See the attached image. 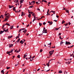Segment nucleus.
Wrapping results in <instances>:
<instances>
[{
    "instance_id": "f257e3e1",
    "label": "nucleus",
    "mask_w": 74,
    "mask_h": 74,
    "mask_svg": "<svg viewBox=\"0 0 74 74\" xmlns=\"http://www.w3.org/2000/svg\"><path fill=\"white\" fill-rule=\"evenodd\" d=\"M54 52V50H52L51 51H50L49 52V53H50V55L49 56V57H50L52 54H53V52Z\"/></svg>"
},
{
    "instance_id": "f03ea898",
    "label": "nucleus",
    "mask_w": 74,
    "mask_h": 74,
    "mask_svg": "<svg viewBox=\"0 0 74 74\" xmlns=\"http://www.w3.org/2000/svg\"><path fill=\"white\" fill-rule=\"evenodd\" d=\"M35 1H33L29 5H34L35 3Z\"/></svg>"
},
{
    "instance_id": "7ed1b4c3",
    "label": "nucleus",
    "mask_w": 74,
    "mask_h": 74,
    "mask_svg": "<svg viewBox=\"0 0 74 74\" xmlns=\"http://www.w3.org/2000/svg\"><path fill=\"white\" fill-rule=\"evenodd\" d=\"M23 41L21 40L20 42V43H21V44L22 45L23 43H24V42L25 41V39H23Z\"/></svg>"
},
{
    "instance_id": "20e7f679",
    "label": "nucleus",
    "mask_w": 74,
    "mask_h": 74,
    "mask_svg": "<svg viewBox=\"0 0 74 74\" xmlns=\"http://www.w3.org/2000/svg\"><path fill=\"white\" fill-rule=\"evenodd\" d=\"M65 44H66V45H70L71 43L69 42L66 41Z\"/></svg>"
},
{
    "instance_id": "39448f33",
    "label": "nucleus",
    "mask_w": 74,
    "mask_h": 74,
    "mask_svg": "<svg viewBox=\"0 0 74 74\" xmlns=\"http://www.w3.org/2000/svg\"><path fill=\"white\" fill-rule=\"evenodd\" d=\"M11 51H8L7 52V54H9V53H11V52H12L13 51V49H11Z\"/></svg>"
},
{
    "instance_id": "423d86ee",
    "label": "nucleus",
    "mask_w": 74,
    "mask_h": 74,
    "mask_svg": "<svg viewBox=\"0 0 74 74\" xmlns=\"http://www.w3.org/2000/svg\"><path fill=\"white\" fill-rule=\"evenodd\" d=\"M3 30L4 32H7L8 31V29H7L6 30L5 29H3Z\"/></svg>"
},
{
    "instance_id": "0eeeda50",
    "label": "nucleus",
    "mask_w": 74,
    "mask_h": 74,
    "mask_svg": "<svg viewBox=\"0 0 74 74\" xmlns=\"http://www.w3.org/2000/svg\"><path fill=\"white\" fill-rule=\"evenodd\" d=\"M9 48H11V47H13V44H9Z\"/></svg>"
},
{
    "instance_id": "6e6552de",
    "label": "nucleus",
    "mask_w": 74,
    "mask_h": 74,
    "mask_svg": "<svg viewBox=\"0 0 74 74\" xmlns=\"http://www.w3.org/2000/svg\"><path fill=\"white\" fill-rule=\"evenodd\" d=\"M12 35L11 36H9L8 37V38L10 39V38H12Z\"/></svg>"
},
{
    "instance_id": "1a4fd4ad",
    "label": "nucleus",
    "mask_w": 74,
    "mask_h": 74,
    "mask_svg": "<svg viewBox=\"0 0 74 74\" xmlns=\"http://www.w3.org/2000/svg\"><path fill=\"white\" fill-rule=\"evenodd\" d=\"M6 17V18L7 19H9L10 18V15H7Z\"/></svg>"
},
{
    "instance_id": "9d476101",
    "label": "nucleus",
    "mask_w": 74,
    "mask_h": 74,
    "mask_svg": "<svg viewBox=\"0 0 74 74\" xmlns=\"http://www.w3.org/2000/svg\"><path fill=\"white\" fill-rule=\"evenodd\" d=\"M59 29V28H55L54 29V30H58Z\"/></svg>"
},
{
    "instance_id": "9b49d317",
    "label": "nucleus",
    "mask_w": 74,
    "mask_h": 74,
    "mask_svg": "<svg viewBox=\"0 0 74 74\" xmlns=\"http://www.w3.org/2000/svg\"><path fill=\"white\" fill-rule=\"evenodd\" d=\"M14 3H18V2H19V1H18V0H17L14 1Z\"/></svg>"
},
{
    "instance_id": "f8f14e48",
    "label": "nucleus",
    "mask_w": 74,
    "mask_h": 74,
    "mask_svg": "<svg viewBox=\"0 0 74 74\" xmlns=\"http://www.w3.org/2000/svg\"><path fill=\"white\" fill-rule=\"evenodd\" d=\"M19 41H20V38H19L18 39V40L16 42H18H18H19Z\"/></svg>"
},
{
    "instance_id": "ddd939ff",
    "label": "nucleus",
    "mask_w": 74,
    "mask_h": 74,
    "mask_svg": "<svg viewBox=\"0 0 74 74\" xmlns=\"http://www.w3.org/2000/svg\"><path fill=\"white\" fill-rule=\"evenodd\" d=\"M53 23V22L52 21L50 22V23L49 24V25H52V24Z\"/></svg>"
},
{
    "instance_id": "4468645a",
    "label": "nucleus",
    "mask_w": 74,
    "mask_h": 74,
    "mask_svg": "<svg viewBox=\"0 0 74 74\" xmlns=\"http://www.w3.org/2000/svg\"><path fill=\"white\" fill-rule=\"evenodd\" d=\"M28 17H29V18H30V17H31V14H29L28 15Z\"/></svg>"
},
{
    "instance_id": "2eb2a0df",
    "label": "nucleus",
    "mask_w": 74,
    "mask_h": 74,
    "mask_svg": "<svg viewBox=\"0 0 74 74\" xmlns=\"http://www.w3.org/2000/svg\"><path fill=\"white\" fill-rule=\"evenodd\" d=\"M13 11H16V10H15V7H14L13 8Z\"/></svg>"
},
{
    "instance_id": "dca6fc26",
    "label": "nucleus",
    "mask_w": 74,
    "mask_h": 74,
    "mask_svg": "<svg viewBox=\"0 0 74 74\" xmlns=\"http://www.w3.org/2000/svg\"><path fill=\"white\" fill-rule=\"evenodd\" d=\"M14 27V26H11L10 27V29H13V27Z\"/></svg>"
},
{
    "instance_id": "f3484780",
    "label": "nucleus",
    "mask_w": 74,
    "mask_h": 74,
    "mask_svg": "<svg viewBox=\"0 0 74 74\" xmlns=\"http://www.w3.org/2000/svg\"><path fill=\"white\" fill-rule=\"evenodd\" d=\"M51 12H53V14H55V11H53V10H51Z\"/></svg>"
},
{
    "instance_id": "a211bd4d",
    "label": "nucleus",
    "mask_w": 74,
    "mask_h": 74,
    "mask_svg": "<svg viewBox=\"0 0 74 74\" xmlns=\"http://www.w3.org/2000/svg\"><path fill=\"white\" fill-rule=\"evenodd\" d=\"M20 3H23V1H24V0H20Z\"/></svg>"
},
{
    "instance_id": "6ab92c4d",
    "label": "nucleus",
    "mask_w": 74,
    "mask_h": 74,
    "mask_svg": "<svg viewBox=\"0 0 74 74\" xmlns=\"http://www.w3.org/2000/svg\"><path fill=\"white\" fill-rule=\"evenodd\" d=\"M42 33H48V32L47 31H43Z\"/></svg>"
},
{
    "instance_id": "aec40b11",
    "label": "nucleus",
    "mask_w": 74,
    "mask_h": 74,
    "mask_svg": "<svg viewBox=\"0 0 74 74\" xmlns=\"http://www.w3.org/2000/svg\"><path fill=\"white\" fill-rule=\"evenodd\" d=\"M63 73V72L62 71H59L58 73Z\"/></svg>"
},
{
    "instance_id": "412c9836",
    "label": "nucleus",
    "mask_w": 74,
    "mask_h": 74,
    "mask_svg": "<svg viewBox=\"0 0 74 74\" xmlns=\"http://www.w3.org/2000/svg\"><path fill=\"white\" fill-rule=\"evenodd\" d=\"M6 25H7V26H11L10 25V24H8L7 23H6Z\"/></svg>"
},
{
    "instance_id": "4be33fe9",
    "label": "nucleus",
    "mask_w": 74,
    "mask_h": 74,
    "mask_svg": "<svg viewBox=\"0 0 74 74\" xmlns=\"http://www.w3.org/2000/svg\"><path fill=\"white\" fill-rule=\"evenodd\" d=\"M4 69H3V70L1 71V73H4Z\"/></svg>"
},
{
    "instance_id": "5701e85b",
    "label": "nucleus",
    "mask_w": 74,
    "mask_h": 74,
    "mask_svg": "<svg viewBox=\"0 0 74 74\" xmlns=\"http://www.w3.org/2000/svg\"><path fill=\"white\" fill-rule=\"evenodd\" d=\"M36 4H38V5L39 4H40V3L38 2H36Z\"/></svg>"
},
{
    "instance_id": "b1692460",
    "label": "nucleus",
    "mask_w": 74,
    "mask_h": 74,
    "mask_svg": "<svg viewBox=\"0 0 74 74\" xmlns=\"http://www.w3.org/2000/svg\"><path fill=\"white\" fill-rule=\"evenodd\" d=\"M9 8H12V7L10 5H9Z\"/></svg>"
},
{
    "instance_id": "393cba45",
    "label": "nucleus",
    "mask_w": 74,
    "mask_h": 74,
    "mask_svg": "<svg viewBox=\"0 0 74 74\" xmlns=\"http://www.w3.org/2000/svg\"><path fill=\"white\" fill-rule=\"evenodd\" d=\"M30 59H30V61H31V62L32 61V60H33V58H32V57Z\"/></svg>"
},
{
    "instance_id": "a878e982",
    "label": "nucleus",
    "mask_w": 74,
    "mask_h": 74,
    "mask_svg": "<svg viewBox=\"0 0 74 74\" xmlns=\"http://www.w3.org/2000/svg\"><path fill=\"white\" fill-rule=\"evenodd\" d=\"M42 2H43V1H44V2H45V3H47V1H45V0H42Z\"/></svg>"
},
{
    "instance_id": "bb28decb",
    "label": "nucleus",
    "mask_w": 74,
    "mask_h": 74,
    "mask_svg": "<svg viewBox=\"0 0 74 74\" xmlns=\"http://www.w3.org/2000/svg\"><path fill=\"white\" fill-rule=\"evenodd\" d=\"M49 63H50V62H49V61L47 63V64H48V65H47V66L48 67H49V66L50 65H49Z\"/></svg>"
},
{
    "instance_id": "cd10ccee",
    "label": "nucleus",
    "mask_w": 74,
    "mask_h": 74,
    "mask_svg": "<svg viewBox=\"0 0 74 74\" xmlns=\"http://www.w3.org/2000/svg\"><path fill=\"white\" fill-rule=\"evenodd\" d=\"M65 11L66 12H67L68 13H69V10H66Z\"/></svg>"
},
{
    "instance_id": "c85d7f7f",
    "label": "nucleus",
    "mask_w": 74,
    "mask_h": 74,
    "mask_svg": "<svg viewBox=\"0 0 74 74\" xmlns=\"http://www.w3.org/2000/svg\"><path fill=\"white\" fill-rule=\"evenodd\" d=\"M23 12H22L21 16H23Z\"/></svg>"
},
{
    "instance_id": "c756f323",
    "label": "nucleus",
    "mask_w": 74,
    "mask_h": 74,
    "mask_svg": "<svg viewBox=\"0 0 74 74\" xmlns=\"http://www.w3.org/2000/svg\"><path fill=\"white\" fill-rule=\"evenodd\" d=\"M10 69V67H8V66L6 67V69L7 70H8V69Z\"/></svg>"
},
{
    "instance_id": "7c9ffc66",
    "label": "nucleus",
    "mask_w": 74,
    "mask_h": 74,
    "mask_svg": "<svg viewBox=\"0 0 74 74\" xmlns=\"http://www.w3.org/2000/svg\"><path fill=\"white\" fill-rule=\"evenodd\" d=\"M64 23H65V21H64V20H63V21L62 22V24Z\"/></svg>"
},
{
    "instance_id": "2f4dec72",
    "label": "nucleus",
    "mask_w": 74,
    "mask_h": 74,
    "mask_svg": "<svg viewBox=\"0 0 74 74\" xmlns=\"http://www.w3.org/2000/svg\"><path fill=\"white\" fill-rule=\"evenodd\" d=\"M42 23H39V25L40 26H41V25H42Z\"/></svg>"
},
{
    "instance_id": "473e14b6",
    "label": "nucleus",
    "mask_w": 74,
    "mask_h": 74,
    "mask_svg": "<svg viewBox=\"0 0 74 74\" xmlns=\"http://www.w3.org/2000/svg\"><path fill=\"white\" fill-rule=\"evenodd\" d=\"M20 51H21V49H20L19 50H18V51H16V53H18L19 52H20Z\"/></svg>"
},
{
    "instance_id": "72a5a7b5",
    "label": "nucleus",
    "mask_w": 74,
    "mask_h": 74,
    "mask_svg": "<svg viewBox=\"0 0 74 74\" xmlns=\"http://www.w3.org/2000/svg\"><path fill=\"white\" fill-rule=\"evenodd\" d=\"M26 56H26V54L24 55V56L23 58H26Z\"/></svg>"
},
{
    "instance_id": "f704fd0d",
    "label": "nucleus",
    "mask_w": 74,
    "mask_h": 74,
    "mask_svg": "<svg viewBox=\"0 0 74 74\" xmlns=\"http://www.w3.org/2000/svg\"><path fill=\"white\" fill-rule=\"evenodd\" d=\"M36 69H34V71L33 72L34 73H36Z\"/></svg>"
},
{
    "instance_id": "c9c22d12",
    "label": "nucleus",
    "mask_w": 74,
    "mask_h": 74,
    "mask_svg": "<svg viewBox=\"0 0 74 74\" xmlns=\"http://www.w3.org/2000/svg\"><path fill=\"white\" fill-rule=\"evenodd\" d=\"M63 43V42H62V41H61V42L60 43V44L61 45H62V44Z\"/></svg>"
},
{
    "instance_id": "e433bc0d",
    "label": "nucleus",
    "mask_w": 74,
    "mask_h": 74,
    "mask_svg": "<svg viewBox=\"0 0 74 74\" xmlns=\"http://www.w3.org/2000/svg\"><path fill=\"white\" fill-rule=\"evenodd\" d=\"M19 38V36H17L16 37V39H17V38Z\"/></svg>"
},
{
    "instance_id": "4c0bfd02",
    "label": "nucleus",
    "mask_w": 74,
    "mask_h": 74,
    "mask_svg": "<svg viewBox=\"0 0 74 74\" xmlns=\"http://www.w3.org/2000/svg\"><path fill=\"white\" fill-rule=\"evenodd\" d=\"M45 71H47V72H48V71H49V70H50V69H49L48 70H46V69H45Z\"/></svg>"
},
{
    "instance_id": "58836bf2",
    "label": "nucleus",
    "mask_w": 74,
    "mask_h": 74,
    "mask_svg": "<svg viewBox=\"0 0 74 74\" xmlns=\"http://www.w3.org/2000/svg\"><path fill=\"white\" fill-rule=\"evenodd\" d=\"M3 34V32H2V31L1 30L0 32V34Z\"/></svg>"
},
{
    "instance_id": "ea45409f",
    "label": "nucleus",
    "mask_w": 74,
    "mask_h": 74,
    "mask_svg": "<svg viewBox=\"0 0 74 74\" xmlns=\"http://www.w3.org/2000/svg\"><path fill=\"white\" fill-rule=\"evenodd\" d=\"M8 14H9V13H8V14H6V13H5V16H7V15H8Z\"/></svg>"
},
{
    "instance_id": "a19ab883",
    "label": "nucleus",
    "mask_w": 74,
    "mask_h": 74,
    "mask_svg": "<svg viewBox=\"0 0 74 74\" xmlns=\"http://www.w3.org/2000/svg\"><path fill=\"white\" fill-rule=\"evenodd\" d=\"M17 58H20V55H18L17 56Z\"/></svg>"
},
{
    "instance_id": "79ce46f5",
    "label": "nucleus",
    "mask_w": 74,
    "mask_h": 74,
    "mask_svg": "<svg viewBox=\"0 0 74 74\" xmlns=\"http://www.w3.org/2000/svg\"><path fill=\"white\" fill-rule=\"evenodd\" d=\"M33 6H30L29 7V8H33Z\"/></svg>"
},
{
    "instance_id": "37998d69",
    "label": "nucleus",
    "mask_w": 74,
    "mask_h": 74,
    "mask_svg": "<svg viewBox=\"0 0 74 74\" xmlns=\"http://www.w3.org/2000/svg\"><path fill=\"white\" fill-rule=\"evenodd\" d=\"M67 74V72H66V71H65L64 72V74Z\"/></svg>"
},
{
    "instance_id": "c03bdc74",
    "label": "nucleus",
    "mask_w": 74,
    "mask_h": 74,
    "mask_svg": "<svg viewBox=\"0 0 74 74\" xmlns=\"http://www.w3.org/2000/svg\"><path fill=\"white\" fill-rule=\"evenodd\" d=\"M42 52V49H41L40 50V52Z\"/></svg>"
},
{
    "instance_id": "a18cd8bd",
    "label": "nucleus",
    "mask_w": 74,
    "mask_h": 74,
    "mask_svg": "<svg viewBox=\"0 0 74 74\" xmlns=\"http://www.w3.org/2000/svg\"><path fill=\"white\" fill-rule=\"evenodd\" d=\"M43 25H46V23L45 22H44L43 23Z\"/></svg>"
},
{
    "instance_id": "49530a36",
    "label": "nucleus",
    "mask_w": 74,
    "mask_h": 74,
    "mask_svg": "<svg viewBox=\"0 0 74 74\" xmlns=\"http://www.w3.org/2000/svg\"><path fill=\"white\" fill-rule=\"evenodd\" d=\"M8 18H5V20H6V21H8Z\"/></svg>"
},
{
    "instance_id": "de8ad7c7",
    "label": "nucleus",
    "mask_w": 74,
    "mask_h": 74,
    "mask_svg": "<svg viewBox=\"0 0 74 74\" xmlns=\"http://www.w3.org/2000/svg\"><path fill=\"white\" fill-rule=\"evenodd\" d=\"M51 44H52V43L50 42V43L49 44V45H50V46H51Z\"/></svg>"
},
{
    "instance_id": "09e8293b",
    "label": "nucleus",
    "mask_w": 74,
    "mask_h": 74,
    "mask_svg": "<svg viewBox=\"0 0 74 74\" xmlns=\"http://www.w3.org/2000/svg\"><path fill=\"white\" fill-rule=\"evenodd\" d=\"M46 15L48 16V15H50V14L49 13H48V14H47Z\"/></svg>"
},
{
    "instance_id": "8fccbe9b",
    "label": "nucleus",
    "mask_w": 74,
    "mask_h": 74,
    "mask_svg": "<svg viewBox=\"0 0 74 74\" xmlns=\"http://www.w3.org/2000/svg\"><path fill=\"white\" fill-rule=\"evenodd\" d=\"M49 9L48 10V11L47 12V14H48V13L49 12Z\"/></svg>"
},
{
    "instance_id": "3c124183",
    "label": "nucleus",
    "mask_w": 74,
    "mask_h": 74,
    "mask_svg": "<svg viewBox=\"0 0 74 74\" xmlns=\"http://www.w3.org/2000/svg\"><path fill=\"white\" fill-rule=\"evenodd\" d=\"M64 25H65V26H67L68 25V23H66V24H64Z\"/></svg>"
},
{
    "instance_id": "603ef678",
    "label": "nucleus",
    "mask_w": 74,
    "mask_h": 74,
    "mask_svg": "<svg viewBox=\"0 0 74 74\" xmlns=\"http://www.w3.org/2000/svg\"><path fill=\"white\" fill-rule=\"evenodd\" d=\"M68 62L69 63H67V64H69L71 63V62H70L69 61Z\"/></svg>"
},
{
    "instance_id": "864d4df0",
    "label": "nucleus",
    "mask_w": 74,
    "mask_h": 74,
    "mask_svg": "<svg viewBox=\"0 0 74 74\" xmlns=\"http://www.w3.org/2000/svg\"><path fill=\"white\" fill-rule=\"evenodd\" d=\"M57 63H58L59 64H61V63L60 62L58 61L57 62Z\"/></svg>"
},
{
    "instance_id": "5fc2aeb1",
    "label": "nucleus",
    "mask_w": 74,
    "mask_h": 74,
    "mask_svg": "<svg viewBox=\"0 0 74 74\" xmlns=\"http://www.w3.org/2000/svg\"><path fill=\"white\" fill-rule=\"evenodd\" d=\"M45 28L44 27L43 28V32H44V30H45Z\"/></svg>"
},
{
    "instance_id": "6e6d98bb",
    "label": "nucleus",
    "mask_w": 74,
    "mask_h": 74,
    "mask_svg": "<svg viewBox=\"0 0 74 74\" xmlns=\"http://www.w3.org/2000/svg\"><path fill=\"white\" fill-rule=\"evenodd\" d=\"M21 31H22V29H19V32H21Z\"/></svg>"
},
{
    "instance_id": "4d7b16f0",
    "label": "nucleus",
    "mask_w": 74,
    "mask_h": 74,
    "mask_svg": "<svg viewBox=\"0 0 74 74\" xmlns=\"http://www.w3.org/2000/svg\"><path fill=\"white\" fill-rule=\"evenodd\" d=\"M37 10H38V11H40V9L38 8H37Z\"/></svg>"
},
{
    "instance_id": "13d9d810",
    "label": "nucleus",
    "mask_w": 74,
    "mask_h": 74,
    "mask_svg": "<svg viewBox=\"0 0 74 74\" xmlns=\"http://www.w3.org/2000/svg\"><path fill=\"white\" fill-rule=\"evenodd\" d=\"M63 8L64 9H63L64 10H67V9L66 8H64L63 7Z\"/></svg>"
},
{
    "instance_id": "bf43d9fd",
    "label": "nucleus",
    "mask_w": 74,
    "mask_h": 74,
    "mask_svg": "<svg viewBox=\"0 0 74 74\" xmlns=\"http://www.w3.org/2000/svg\"><path fill=\"white\" fill-rule=\"evenodd\" d=\"M45 18V17L44 16H42L41 17V18L42 19V18Z\"/></svg>"
},
{
    "instance_id": "052dcab7",
    "label": "nucleus",
    "mask_w": 74,
    "mask_h": 74,
    "mask_svg": "<svg viewBox=\"0 0 74 74\" xmlns=\"http://www.w3.org/2000/svg\"><path fill=\"white\" fill-rule=\"evenodd\" d=\"M55 48V47L54 46V47H51V48Z\"/></svg>"
},
{
    "instance_id": "680f3d73",
    "label": "nucleus",
    "mask_w": 74,
    "mask_h": 74,
    "mask_svg": "<svg viewBox=\"0 0 74 74\" xmlns=\"http://www.w3.org/2000/svg\"><path fill=\"white\" fill-rule=\"evenodd\" d=\"M69 25H71V23H70V22H69Z\"/></svg>"
},
{
    "instance_id": "e2e57ef3",
    "label": "nucleus",
    "mask_w": 74,
    "mask_h": 74,
    "mask_svg": "<svg viewBox=\"0 0 74 74\" xmlns=\"http://www.w3.org/2000/svg\"><path fill=\"white\" fill-rule=\"evenodd\" d=\"M26 60H28L29 59V58H26Z\"/></svg>"
},
{
    "instance_id": "0e129e2a",
    "label": "nucleus",
    "mask_w": 74,
    "mask_h": 74,
    "mask_svg": "<svg viewBox=\"0 0 74 74\" xmlns=\"http://www.w3.org/2000/svg\"><path fill=\"white\" fill-rule=\"evenodd\" d=\"M35 58V56H34L32 57V58L33 59V58Z\"/></svg>"
},
{
    "instance_id": "69168bd1",
    "label": "nucleus",
    "mask_w": 74,
    "mask_h": 74,
    "mask_svg": "<svg viewBox=\"0 0 74 74\" xmlns=\"http://www.w3.org/2000/svg\"><path fill=\"white\" fill-rule=\"evenodd\" d=\"M15 12H18L19 11H15Z\"/></svg>"
},
{
    "instance_id": "338daca9",
    "label": "nucleus",
    "mask_w": 74,
    "mask_h": 74,
    "mask_svg": "<svg viewBox=\"0 0 74 74\" xmlns=\"http://www.w3.org/2000/svg\"><path fill=\"white\" fill-rule=\"evenodd\" d=\"M56 17L57 18H59V16L56 15Z\"/></svg>"
},
{
    "instance_id": "774afa93",
    "label": "nucleus",
    "mask_w": 74,
    "mask_h": 74,
    "mask_svg": "<svg viewBox=\"0 0 74 74\" xmlns=\"http://www.w3.org/2000/svg\"><path fill=\"white\" fill-rule=\"evenodd\" d=\"M73 56V55H72V54H71L70 55V56Z\"/></svg>"
}]
</instances>
